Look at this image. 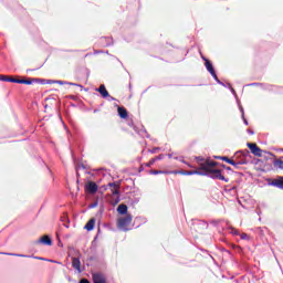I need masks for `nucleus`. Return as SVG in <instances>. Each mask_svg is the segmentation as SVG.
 <instances>
[{"label": "nucleus", "mask_w": 283, "mask_h": 283, "mask_svg": "<svg viewBox=\"0 0 283 283\" xmlns=\"http://www.w3.org/2000/svg\"><path fill=\"white\" fill-rule=\"evenodd\" d=\"M241 240H249V234L247 233L241 234Z\"/></svg>", "instance_id": "22"}, {"label": "nucleus", "mask_w": 283, "mask_h": 283, "mask_svg": "<svg viewBox=\"0 0 283 283\" xmlns=\"http://www.w3.org/2000/svg\"><path fill=\"white\" fill-rule=\"evenodd\" d=\"M97 91L99 92L101 96H103V98H107V96H109V92H107V88H105V85H101Z\"/></svg>", "instance_id": "11"}, {"label": "nucleus", "mask_w": 283, "mask_h": 283, "mask_svg": "<svg viewBox=\"0 0 283 283\" xmlns=\"http://www.w3.org/2000/svg\"><path fill=\"white\" fill-rule=\"evenodd\" d=\"M217 158H220L221 160H224V163H229V157H217Z\"/></svg>", "instance_id": "23"}, {"label": "nucleus", "mask_w": 283, "mask_h": 283, "mask_svg": "<svg viewBox=\"0 0 283 283\" xmlns=\"http://www.w3.org/2000/svg\"><path fill=\"white\" fill-rule=\"evenodd\" d=\"M94 224H96V221L94 219H91L84 227L86 231H92L94 229Z\"/></svg>", "instance_id": "15"}, {"label": "nucleus", "mask_w": 283, "mask_h": 283, "mask_svg": "<svg viewBox=\"0 0 283 283\" xmlns=\"http://www.w3.org/2000/svg\"><path fill=\"white\" fill-rule=\"evenodd\" d=\"M119 202H120V197H118L117 195L116 198L112 200V205L116 207V205H118Z\"/></svg>", "instance_id": "18"}, {"label": "nucleus", "mask_w": 283, "mask_h": 283, "mask_svg": "<svg viewBox=\"0 0 283 283\" xmlns=\"http://www.w3.org/2000/svg\"><path fill=\"white\" fill-rule=\"evenodd\" d=\"M203 61H206V69L211 74V76H213L217 83H220V80H218V75L216 74V70L213 69V64H211V62L205 57H203Z\"/></svg>", "instance_id": "6"}, {"label": "nucleus", "mask_w": 283, "mask_h": 283, "mask_svg": "<svg viewBox=\"0 0 283 283\" xmlns=\"http://www.w3.org/2000/svg\"><path fill=\"white\" fill-rule=\"evenodd\" d=\"M93 282L94 283H106L105 282V276L101 273H94L93 274Z\"/></svg>", "instance_id": "8"}, {"label": "nucleus", "mask_w": 283, "mask_h": 283, "mask_svg": "<svg viewBox=\"0 0 283 283\" xmlns=\"http://www.w3.org/2000/svg\"><path fill=\"white\" fill-rule=\"evenodd\" d=\"M154 176H158V174H170V171H163V170H153L150 171Z\"/></svg>", "instance_id": "17"}, {"label": "nucleus", "mask_w": 283, "mask_h": 283, "mask_svg": "<svg viewBox=\"0 0 283 283\" xmlns=\"http://www.w3.org/2000/svg\"><path fill=\"white\" fill-rule=\"evenodd\" d=\"M228 164H229V165H232V166L235 167V168H239V167H240V164L233 161L232 159L228 160Z\"/></svg>", "instance_id": "20"}, {"label": "nucleus", "mask_w": 283, "mask_h": 283, "mask_svg": "<svg viewBox=\"0 0 283 283\" xmlns=\"http://www.w3.org/2000/svg\"><path fill=\"white\" fill-rule=\"evenodd\" d=\"M0 81H4L6 83H19L21 85H32L31 81L19 80V78L10 77L7 75H0Z\"/></svg>", "instance_id": "3"}, {"label": "nucleus", "mask_w": 283, "mask_h": 283, "mask_svg": "<svg viewBox=\"0 0 283 283\" xmlns=\"http://www.w3.org/2000/svg\"><path fill=\"white\" fill-rule=\"evenodd\" d=\"M80 283H90V282L87 281V279H82V280L80 281Z\"/></svg>", "instance_id": "25"}, {"label": "nucleus", "mask_w": 283, "mask_h": 283, "mask_svg": "<svg viewBox=\"0 0 283 283\" xmlns=\"http://www.w3.org/2000/svg\"><path fill=\"white\" fill-rule=\"evenodd\" d=\"M203 161H205V159H202L200 157L197 158V163H198L199 169H201V171L209 174L211 176V178H218L219 180H224L227 182V179L224 178V176H222V171H220V169L213 168V167H216V165H218V163L209 161V160H207L206 163H203Z\"/></svg>", "instance_id": "1"}, {"label": "nucleus", "mask_w": 283, "mask_h": 283, "mask_svg": "<svg viewBox=\"0 0 283 283\" xmlns=\"http://www.w3.org/2000/svg\"><path fill=\"white\" fill-rule=\"evenodd\" d=\"M39 242H40L41 244H45L46 247H52V239H50V237H48V235L42 237V238L39 240Z\"/></svg>", "instance_id": "10"}, {"label": "nucleus", "mask_w": 283, "mask_h": 283, "mask_svg": "<svg viewBox=\"0 0 283 283\" xmlns=\"http://www.w3.org/2000/svg\"><path fill=\"white\" fill-rule=\"evenodd\" d=\"M272 187H277L279 189H283V177L271 182Z\"/></svg>", "instance_id": "12"}, {"label": "nucleus", "mask_w": 283, "mask_h": 283, "mask_svg": "<svg viewBox=\"0 0 283 283\" xmlns=\"http://www.w3.org/2000/svg\"><path fill=\"white\" fill-rule=\"evenodd\" d=\"M117 212L120 214V216H125V213H127V205L125 203H122L117 207Z\"/></svg>", "instance_id": "13"}, {"label": "nucleus", "mask_w": 283, "mask_h": 283, "mask_svg": "<svg viewBox=\"0 0 283 283\" xmlns=\"http://www.w3.org/2000/svg\"><path fill=\"white\" fill-rule=\"evenodd\" d=\"M132 224V214H127L126 217H122L117 221V227L120 231H129V226Z\"/></svg>", "instance_id": "2"}, {"label": "nucleus", "mask_w": 283, "mask_h": 283, "mask_svg": "<svg viewBox=\"0 0 283 283\" xmlns=\"http://www.w3.org/2000/svg\"><path fill=\"white\" fill-rule=\"evenodd\" d=\"M168 158H174V154H168Z\"/></svg>", "instance_id": "27"}, {"label": "nucleus", "mask_w": 283, "mask_h": 283, "mask_svg": "<svg viewBox=\"0 0 283 283\" xmlns=\"http://www.w3.org/2000/svg\"><path fill=\"white\" fill-rule=\"evenodd\" d=\"M232 233H234V235H238V230L232 231Z\"/></svg>", "instance_id": "28"}, {"label": "nucleus", "mask_w": 283, "mask_h": 283, "mask_svg": "<svg viewBox=\"0 0 283 283\" xmlns=\"http://www.w3.org/2000/svg\"><path fill=\"white\" fill-rule=\"evenodd\" d=\"M85 192L86 193H91L92 196H94V193H96V191H98V185H96V182L94 181H88L85 187Z\"/></svg>", "instance_id": "5"}, {"label": "nucleus", "mask_w": 283, "mask_h": 283, "mask_svg": "<svg viewBox=\"0 0 283 283\" xmlns=\"http://www.w3.org/2000/svg\"><path fill=\"white\" fill-rule=\"evenodd\" d=\"M72 266H73V269H75V271L81 273V260L78 258H73Z\"/></svg>", "instance_id": "9"}, {"label": "nucleus", "mask_w": 283, "mask_h": 283, "mask_svg": "<svg viewBox=\"0 0 283 283\" xmlns=\"http://www.w3.org/2000/svg\"><path fill=\"white\" fill-rule=\"evenodd\" d=\"M248 147H249L251 154H253L254 156H262V149H260V147H258V144L248 143Z\"/></svg>", "instance_id": "7"}, {"label": "nucleus", "mask_w": 283, "mask_h": 283, "mask_svg": "<svg viewBox=\"0 0 283 283\" xmlns=\"http://www.w3.org/2000/svg\"><path fill=\"white\" fill-rule=\"evenodd\" d=\"M55 83H57V85H76L75 83H67V82H63V81H55Z\"/></svg>", "instance_id": "19"}, {"label": "nucleus", "mask_w": 283, "mask_h": 283, "mask_svg": "<svg viewBox=\"0 0 283 283\" xmlns=\"http://www.w3.org/2000/svg\"><path fill=\"white\" fill-rule=\"evenodd\" d=\"M156 160H163V155H159L158 157L155 158Z\"/></svg>", "instance_id": "26"}, {"label": "nucleus", "mask_w": 283, "mask_h": 283, "mask_svg": "<svg viewBox=\"0 0 283 283\" xmlns=\"http://www.w3.org/2000/svg\"><path fill=\"white\" fill-rule=\"evenodd\" d=\"M108 187H111V191H112L113 196H118V193H119L118 185H116V184H108Z\"/></svg>", "instance_id": "14"}, {"label": "nucleus", "mask_w": 283, "mask_h": 283, "mask_svg": "<svg viewBox=\"0 0 283 283\" xmlns=\"http://www.w3.org/2000/svg\"><path fill=\"white\" fill-rule=\"evenodd\" d=\"M180 163H185V160L180 159Z\"/></svg>", "instance_id": "30"}, {"label": "nucleus", "mask_w": 283, "mask_h": 283, "mask_svg": "<svg viewBox=\"0 0 283 283\" xmlns=\"http://www.w3.org/2000/svg\"><path fill=\"white\" fill-rule=\"evenodd\" d=\"M156 163V159H150L149 163L146 164V167H151Z\"/></svg>", "instance_id": "21"}, {"label": "nucleus", "mask_w": 283, "mask_h": 283, "mask_svg": "<svg viewBox=\"0 0 283 283\" xmlns=\"http://www.w3.org/2000/svg\"><path fill=\"white\" fill-rule=\"evenodd\" d=\"M3 255H19V254H13V253H2ZM20 258H23V255H20Z\"/></svg>", "instance_id": "24"}, {"label": "nucleus", "mask_w": 283, "mask_h": 283, "mask_svg": "<svg viewBox=\"0 0 283 283\" xmlns=\"http://www.w3.org/2000/svg\"><path fill=\"white\" fill-rule=\"evenodd\" d=\"M282 165H283V161H281V167H283Z\"/></svg>", "instance_id": "31"}, {"label": "nucleus", "mask_w": 283, "mask_h": 283, "mask_svg": "<svg viewBox=\"0 0 283 283\" xmlns=\"http://www.w3.org/2000/svg\"><path fill=\"white\" fill-rule=\"evenodd\" d=\"M170 174H175V175H178L180 174L181 176H205V174L200 172V170H190V171H187V170H174V171H170Z\"/></svg>", "instance_id": "4"}, {"label": "nucleus", "mask_w": 283, "mask_h": 283, "mask_svg": "<svg viewBox=\"0 0 283 283\" xmlns=\"http://www.w3.org/2000/svg\"><path fill=\"white\" fill-rule=\"evenodd\" d=\"M117 112H118L120 118H127V109H125L123 107H118Z\"/></svg>", "instance_id": "16"}, {"label": "nucleus", "mask_w": 283, "mask_h": 283, "mask_svg": "<svg viewBox=\"0 0 283 283\" xmlns=\"http://www.w3.org/2000/svg\"><path fill=\"white\" fill-rule=\"evenodd\" d=\"M245 123V125H248L249 123H247V120L244 122Z\"/></svg>", "instance_id": "32"}, {"label": "nucleus", "mask_w": 283, "mask_h": 283, "mask_svg": "<svg viewBox=\"0 0 283 283\" xmlns=\"http://www.w3.org/2000/svg\"><path fill=\"white\" fill-rule=\"evenodd\" d=\"M175 158V160H178V157H174Z\"/></svg>", "instance_id": "29"}]
</instances>
